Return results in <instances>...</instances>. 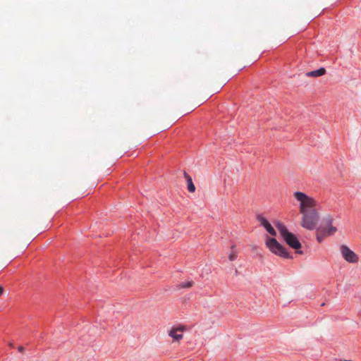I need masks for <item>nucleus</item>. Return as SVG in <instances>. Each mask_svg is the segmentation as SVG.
Returning a JSON list of instances; mask_svg holds the SVG:
<instances>
[{"label":"nucleus","instance_id":"nucleus-12","mask_svg":"<svg viewBox=\"0 0 361 361\" xmlns=\"http://www.w3.org/2000/svg\"><path fill=\"white\" fill-rule=\"evenodd\" d=\"M193 282L188 281L180 283L178 286L180 288H190L192 286Z\"/></svg>","mask_w":361,"mask_h":361},{"label":"nucleus","instance_id":"nucleus-13","mask_svg":"<svg viewBox=\"0 0 361 361\" xmlns=\"http://www.w3.org/2000/svg\"><path fill=\"white\" fill-rule=\"evenodd\" d=\"M237 257V253L235 252H231L229 256H228V259L231 260V261H233L236 259Z\"/></svg>","mask_w":361,"mask_h":361},{"label":"nucleus","instance_id":"nucleus-3","mask_svg":"<svg viewBox=\"0 0 361 361\" xmlns=\"http://www.w3.org/2000/svg\"><path fill=\"white\" fill-rule=\"evenodd\" d=\"M276 227L283 239L290 247L295 250H298L301 247V244L297 237L292 233L289 232L283 224L277 222Z\"/></svg>","mask_w":361,"mask_h":361},{"label":"nucleus","instance_id":"nucleus-9","mask_svg":"<svg viewBox=\"0 0 361 361\" xmlns=\"http://www.w3.org/2000/svg\"><path fill=\"white\" fill-rule=\"evenodd\" d=\"M326 73V69L324 68H320L318 70L310 71L305 73L307 77L317 78L324 75Z\"/></svg>","mask_w":361,"mask_h":361},{"label":"nucleus","instance_id":"nucleus-11","mask_svg":"<svg viewBox=\"0 0 361 361\" xmlns=\"http://www.w3.org/2000/svg\"><path fill=\"white\" fill-rule=\"evenodd\" d=\"M326 236L328 235L322 230L320 227L317 229V240L318 242L321 243Z\"/></svg>","mask_w":361,"mask_h":361},{"label":"nucleus","instance_id":"nucleus-1","mask_svg":"<svg viewBox=\"0 0 361 361\" xmlns=\"http://www.w3.org/2000/svg\"><path fill=\"white\" fill-rule=\"evenodd\" d=\"M293 196L299 202L300 213L315 209L317 206V200L302 192L296 191L293 192Z\"/></svg>","mask_w":361,"mask_h":361},{"label":"nucleus","instance_id":"nucleus-6","mask_svg":"<svg viewBox=\"0 0 361 361\" xmlns=\"http://www.w3.org/2000/svg\"><path fill=\"white\" fill-rule=\"evenodd\" d=\"M334 221L333 218L331 216H327L324 219V226H321L320 228L322 230L326 233L328 236L333 235L336 231V227L332 225Z\"/></svg>","mask_w":361,"mask_h":361},{"label":"nucleus","instance_id":"nucleus-5","mask_svg":"<svg viewBox=\"0 0 361 361\" xmlns=\"http://www.w3.org/2000/svg\"><path fill=\"white\" fill-rule=\"evenodd\" d=\"M340 252L343 259L349 263L356 264L359 262L358 255L345 245H341Z\"/></svg>","mask_w":361,"mask_h":361},{"label":"nucleus","instance_id":"nucleus-2","mask_svg":"<svg viewBox=\"0 0 361 361\" xmlns=\"http://www.w3.org/2000/svg\"><path fill=\"white\" fill-rule=\"evenodd\" d=\"M300 214H302L300 226L310 231L314 230L319 219V212L317 209H310Z\"/></svg>","mask_w":361,"mask_h":361},{"label":"nucleus","instance_id":"nucleus-15","mask_svg":"<svg viewBox=\"0 0 361 361\" xmlns=\"http://www.w3.org/2000/svg\"><path fill=\"white\" fill-rule=\"evenodd\" d=\"M3 292H4V288L1 286H0V295L3 293Z\"/></svg>","mask_w":361,"mask_h":361},{"label":"nucleus","instance_id":"nucleus-10","mask_svg":"<svg viewBox=\"0 0 361 361\" xmlns=\"http://www.w3.org/2000/svg\"><path fill=\"white\" fill-rule=\"evenodd\" d=\"M184 176L186 178V180L188 182V189L189 192H193L195 190V187L192 183V178L186 173V172H184Z\"/></svg>","mask_w":361,"mask_h":361},{"label":"nucleus","instance_id":"nucleus-4","mask_svg":"<svg viewBox=\"0 0 361 361\" xmlns=\"http://www.w3.org/2000/svg\"><path fill=\"white\" fill-rule=\"evenodd\" d=\"M265 245L276 255L286 259L291 257L286 249L274 238H267Z\"/></svg>","mask_w":361,"mask_h":361},{"label":"nucleus","instance_id":"nucleus-14","mask_svg":"<svg viewBox=\"0 0 361 361\" xmlns=\"http://www.w3.org/2000/svg\"><path fill=\"white\" fill-rule=\"evenodd\" d=\"M24 348L23 346H19L18 348V350L20 352V353H23L24 352Z\"/></svg>","mask_w":361,"mask_h":361},{"label":"nucleus","instance_id":"nucleus-16","mask_svg":"<svg viewBox=\"0 0 361 361\" xmlns=\"http://www.w3.org/2000/svg\"><path fill=\"white\" fill-rule=\"evenodd\" d=\"M298 253H300V254H302V251H297Z\"/></svg>","mask_w":361,"mask_h":361},{"label":"nucleus","instance_id":"nucleus-7","mask_svg":"<svg viewBox=\"0 0 361 361\" xmlns=\"http://www.w3.org/2000/svg\"><path fill=\"white\" fill-rule=\"evenodd\" d=\"M185 331L184 326L172 328L169 331V336L171 337L173 341L179 342L183 338V332Z\"/></svg>","mask_w":361,"mask_h":361},{"label":"nucleus","instance_id":"nucleus-8","mask_svg":"<svg viewBox=\"0 0 361 361\" xmlns=\"http://www.w3.org/2000/svg\"><path fill=\"white\" fill-rule=\"evenodd\" d=\"M257 220L259 221L261 226H262L266 231L272 236L276 235V232L274 227L270 224V223L262 216H258Z\"/></svg>","mask_w":361,"mask_h":361}]
</instances>
